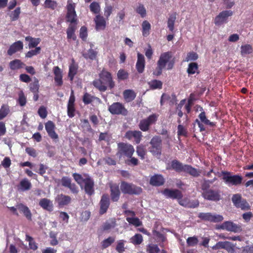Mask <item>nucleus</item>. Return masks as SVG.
<instances>
[{
    "instance_id": "nucleus-26",
    "label": "nucleus",
    "mask_w": 253,
    "mask_h": 253,
    "mask_svg": "<svg viewBox=\"0 0 253 253\" xmlns=\"http://www.w3.org/2000/svg\"><path fill=\"white\" fill-rule=\"evenodd\" d=\"M94 21L95 24V29L97 31L103 30L106 26V22L105 18L99 14L97 15Z\"/></svg>"
},
{
    "instance_id": "nucleus-7",
    "label": "nucleus",
    "mask_w": 253,
    "mask_h": 253,
    "mask_svg": "<svg viewBox=\"0 0 253 253\" xmlns=\"http://www.w3.org/2000/svg\"><path fill=\"white\" fill-rule=\"evenodd\" d=\"M134 152V149L132 145L124 142H119L118 143L117 155L120 158L123 156L131 158Z\"/></svg>"
},
{
    "instance_id": "nucleus-38",
    "label": "nucleus",
    "mask_w": 253,
    "mask_h": 253,
    "mask_svg": "<svg viewBox=\"0 0 253 253\" xmlns=\"http://www.w3.org/2000/svg\"><path fill=\"white\" fill-rule=\"evenodd\" d=\"M17 103L21 107L24 106L27 103V98L23 90H20L18 93Z\"/></svg>"
},
{
    "instance_id": "nucleus-43",
    "label": "nucleus",
    "mask_w": 253,
    "mask_h": 253,
    "mask_svg": "<svg viewBox=\"0 0 253 253\" xmlns=\"http://www.w3.org/2000/svg\"><path fill=\"white\" fill-rule=\"evenodd\" d=\"M198 70V65L196 62L190 63L188 65V67L187 70V72L189 75H193L196 73H199L197 71Z\"/></svg>"
},
{
    "instance_id": "nucleus-48",
    "label": "nucleus",
    "mask_w": 253,
    "mask_h": 253,
    "mask_svg": "<svg viewBox=\"0 0 253 253\" xmlns=\"http://www.w3.org/2000/svg\"><path fill=\"white\" fill-rule=\"evenodd\" d=\"M89 8L90 11L94 14L98 15L100 12V6L99 4L96 1H93L90 3Z\"/></svg>"
},
{
    "instance_id": "nucleus-51",
    "label": "nucleus",
    "mask_w": 253,
    "mask_h": 253,
    "mask_svg": "<svg viewBox=\"0 0 253 253\" xmlns=\"http://www.w3.org/2000/svg\"><path fill=\"white\" fill-rule=\"evenodd\" d=\"M26 240L29 242V246L31 249L35 251L38 249L37 244L34 241L32 237L28 235H26Z\"/></svg>"
},
{
    "instance_id": "nucleus-4",
    "label": "nucleus",
    "mask_w": 253,
    "mask_h": 253,
    "mask_svg": "<svg viewBox=\"0 0 253 253\" xmlns=\"http://www.w3.org/2000/svg\"><path fill=\"white\" fill-rule=\"evenodd\" d=\"M148 148L149 151L154 156L160 157L162 151V140L158 135L153 136L151 139Z\"/></svg>"
},
{
    "instance_id": "nucleus-16",
    "label": "nucleus",
    "mask_w": 253,
    "mask_h": 253,
    "mask_svg": "<svg viewBox=\"0 0 253 253\" xmlns=\"http://www.w3.org/2000/svg\"><path fill=\"white\" fill-rule=\"evenodd\" d=\"M110 205V201L109 195L107 194H103L101 196V200L99 202L100 214H103L105 213L109 208Z\"/></svg>"
},
{
    "instance_id": "nucleus-21",
    "label": "nucleus",
    "mask_w": 253,
    "mask_h": 253,
    "mask_svg": "<svg viewBox=\"0 0 253 253\" xmlns=\"http://www.w3.org/2000/svg\"><path fill=\"white\" fill-rule=\"evenodd\" d=\"M55 201L57 203L59 207H63L71 203V198L69 196L60 194L56 197Z\"/></svg>"
},
{
    "instance_id": "nucleus-31",
    "label": "nucleus",
    "mask_w": 253,
    "mask_h": 253,
    "mask_svg": "<svg viewBox=\"0 0 253 253\" xmlns=\"http://www.w3.org/2000/svg\"><path fill=\"white\" fill-rule=\"evenodd\" d=\"M165 179L161 175L155 174L152 176L150 180V184L155 186H160L164 184Z\"/></svg>"
},
{
    "instance_id": "nucleus-64",
    "label": "nucleus",
    "mask_w": 253,
    "mask_h": 253,
    "mask_svg": "<svg viewBox=\"0 0 253 253\" xmlns=\"http://www.w3.org/2000/svg\"><path fill=\"white\" fill-rule=\"evenodd\" d=\"M125 241L123 240H119L118 243L116 247V250L119 253H123L125 250V244H124Z\"/></svg>"
},
{
    "instance_id": "nucleus-22",
    "label": "nucleus",
    "mask_w": 253,
    "mask_h": 253,
    "mask_svg": "<svg viewBox=\"0 0 253 253\" xmlns=\"http://www.w3.org/2000/svg\"><path fill=\"white\" fill-rule=\"evenodd\" d=\"M137 59L135 65L136 69L138 73L141 74L144 72L145 69V58L144 55L140 52L137 53Z\"/></svg>"
},
{
    "instance_id": "nucleus-59",
    "label": "nucleus",
    "mask_w": 253,
    "mask_h": 253,
    "mask_svg": "<svg viewBox=\"0 0 253 253\" xmlns=\"http://www.w3.org/2000/svg\"><path fill=\"white\" fill-rule=\"evenodd\" d=\"M198 58V55L194 51L188 52L185 58V61H195Z\"/></svg>"
},
{
    "instance_id": "nucleus-41",
    "label": "nucleus",
    "mask_w": 253,
    "mask_h": 253,
    "mask_svg": "<svg viewBox=\"0 0 253 253\" xmlns=\"http://www.w3.org/2000/svg\"><path fill=\"white\" fill-rule=\"evenodd\" d=\"M148 84L152 89H161L163 86L162 82L157 80L151 81L148 83Z\"/></svg>"
},
{
    "instance_id": "nucleus-62",
    "label": "nucleus",
    "mask_w": 253,
    "mask_h": 253,
    "mask_svg": "<svg viewBox=\"0 0 253 253\" xmlns=\"http://www.w3.org/2000/svg\"><path fill=\"white\" fill-rule=\"evenodd\" d=\"M212 181L209 180H204V181L201 183V189L203 190V192H206L210 190V184L212 183Z\"/></svg>"
},
{
    "instance_id": "nucleus-58",
    "label": "nucleus",
    "mask_w": 253,
    "mask_h": 253,
    "mask_svg": "<svg viewBox=\"0 0 253 253\" xmlns=\"http://www.w3.org/2000/svg\"><path fill=\"white\" fill-rule=\"evenodd\" d=\"M94 98V96L88 93L85 92L83 95V101L85 104H89L93 101Z\"/></svg>"
},
{
    "instance_id": "nucleus-25",
    "label": "nucleus",
    "mask_w": 253,
    "mask_h": 253,
    "mask_svg": "<svg viewBox=\"0 0 253 253\" xmlns=\"http://www.w3.org/2000/svg\"><path fill=\"white\" fill-rule=\"evenodd\" d=\"M23 48V42L20 41H18L13 43L10 46L9 49L7 50V54L9 56H11L16 52L22 50Z\"/></svg>"
},
{
    "instance_id": "nucleus-60",
    "label": "nucleus",
    "mask_w": 253,
    "mask_h": 253,
    "mask_svg": "<svg viewBox=\"0 0 253 253\" xmlns=\"http://www.w3.org/2000/svg\"><path fill=\"white\" fill-rule=\"evenodd\" d=\"M128 74L127 72L123 69H120L117 73V77L119 80H125L127 79Z\"/></svg>"
},
{
    "instance_id": "nucleus-24",
    "label": "nucleus",
    "mask_w": 253,
    "mask_h": 253,
    "mask_svg": "<svg viewBox=\"0 0 253 253\" xmlns=\"http://www.w3.org/2000/svg\"><path fill=\"white\" fill-rule=\"evenodd\" d=\"M198 108H200L201 113L198 115V118L200 120L201 123L204 125H208L211 127H214L216 126V123L211 122L207 118L206 112L204 111L203 107L198 106Z\"/></svg>"
},
{
    "instance_id": "nucleus-18",
    "label": "nucleus",
    "mask_w": 253,
    "mask_h": 253,
    "mask_svg": "<svg viewBox=\"0 0 253 253\" xmlns=\"http://www.w3.org/2000/svg\"><path fill=\"white\" fill-rule=\"evenodd\" d=\"M162 193L167 198L173 199H181L183 197L182 192L178 189H165Z\"/></svg>"
},
{
    "instance_id": "nucleus-28",
    "label": "nucleus",
    "mask_w": 253,
    "mask_h": 253,
    "mask_svg": "<svg viewBox=\"0 0 253 253\" xmlns=\"http://www.w3.org/2000/svg\"><path fill=\"white\" fill-rule=\"evenodd\" d=\"M39 206L44 210L49 212H51L53 210V203L52 201L48 199H41L39 201Z\"/></svg>"
},
{
    "instance_id": "nucleus-8",
    "label": "nucleus",
    "mask_w": 253,
    "mask_h": 253,
    "mask_svg": "<svg viewBox=\"0 0 253 253\" xmlns=\"http://www.w3.org/2000/svg\"><path fill=\"white\" fill-rule=\"evenodd\" d=\"M231 199L234 206L236 208L241 209L242 211H249L251 209L249 203L246 199L242 198L241 194H234Z\"/></svg>"
},
{
    "instance_id": "nucleus-27",
    "label": "nucleus",
    "mask_w": 253,
    "mask_h": 253,
    "mask_svg": "<svg viewBox=\"0 0 253 253\" xmlns=\"http://www.w3.org/2000/svg\"><path fill=\"white\" fill-rule=\"evenodd\" d=\"M54 75V81L58 86H61L63 84L62 72L58 66H55L53 69Z\"/></svg>"
},
{
    "instance_id": "nucleus-46",
    "label": "nucleus",
    "mask_w": 253,
    "mask_h": 253,
    "mask_svg": "<svg viewBox=\"0 0 253 253\" xmlns=\"http://www.w3.org/2000/svg\"><path fill=\"white\" fill-rule=\"evenodd\" d=\"M130 242L134 245L141 244L143 242V237L140 234H136L130 239Z\"/></svg>"
},
{
    "instance_id": "nucleus-32",
    "label": "nucleus",
    "mask_w": 253,
    "mask_h": 253,
    "mask_svg": "<svg viewBox=\"0 0 253 253\" xmlns=\"http://www.w3.org/2000/svg\"><path fill=\"white\" fill-rule=\"evenodd\" d=\"M78 69V66L74 60L69 66L68 77L71 81H73L75 76L77 74Z\"/></svg>"
},
{
    "instance_id": "nucleus-53",
    "label": "nucleus",
    "mask_w": 253,
    "mask_h": 253,
    "mask_svg": "<svg viewBox=\"0 0 253 253\" xmlns=\"http://www.w3.org/2000/svg\"><path fill=\"white\" fill-rule=\"evenodd\" d=\"M57 6V3L54 0H45L44 1V7L52 10L55 9Z\"/></svg>"
},
{
    "instance_id": "nucleus-2",
    "label": "nucleus",
    "mask_w": 253,
    "mask_h": 253,
    "mask_svg": "<svg viewBox=\"0 0 253 253\" xmlns=\"http://www.w3.org/2000/svg\"><path fill=\"white\" fill-rule=\"evenodd\" d=\"M172 57V53L170 51L162 53L157 61V67L153 71V74L156 76H159L165 68H166L168 70L172 69L174 64V61L171 59Z\"/></svg>"
},
{
    "instance_id": "nucleus-37",
    "label": "nucleus",
    "mask_w": 253,
    "mask_h": 253,
    "mask_svg": "<svg viewBox=\"0 0 253 253\" xmlns=\"http://www.w3.org/2000/svg\"><path fill=\"white\" fill-rule=\"evenodd\" d=\"M176 19V13L173 12L169 16L168 20V27L170 32H173L174 28V23Z\"/></svg>"
},
{
    "instance_id": "nucleus-9",
    "label": "nucleus",
    "mask_w": 253,
    "mask_h": 253,
    "mask_svg": "<svg viewBox=\"0 0 253 253\" xmlns=\"http://www.w3.org/2000/svg\"><path fill=\"white\" fill-rule=\"evenodd\" d=\"M158 117V115L153 114L147 118L141 120L138 125L139 129L143 131L149 130L150 126L155 124L157 122Z\"/></svg>"
},
{
    "instance_id": "nucleus-40",
    "label": "nucleus",
    "mask_w": 253,
    "mask_h": 253,
    "mask_svg": "<svg viewBox=\"0 0 253 253\" xmlns=\"http://www.w3.org/2000/svg\"><path fill=\"white\" fill-rule=\"evenodd\" d=\"M9 112V106L7 104L2 105L0 109V121L5 118Z\"/></svg>"
},
{
    "instance_id": "nucleus-6",
    "label": "nucleus",
    "mask_w": 253,
    "mask_h": 253,
    "mask_svg": "<svg viewBox=\"0 0 253 253\" xmlns=\"http://www.w3.org/2000/svg\"><path fill=\"white\" fill-rule=\"evenodd\" d=\"M121 190L124 194L139 195L142 191L141 187L136 186L132 183L123 181L121 183Z\"/></svg>"
},
{
    "instance_id": "nucleus-15",
    "label": "nucleus",
    "mask_w": 253,
    "mask_h": 253,
    "mask_svg": "<svg viewBox=\"0 0 253 253\" xmlns=\"http://www.w3.org/2000/svg\"><path fill=\"white\" fill-rule=\"evenodd\" d=\"M84 189L86 194L91 196L94 193V182L92 178L88 174H84Z\"/></svg>"
},
{
    "instance_id": "nucleus-30",
    "label": "nucleus",
    "mask_w": 253,
    "mask_h": 253,
    "mask_svg": "<svg viewBox=\"0 0 253 253\" xmlns=\"http://www.w3.org/2000/svg\"><path fill=\"white\" fill-rule=\"evenodd\" d=\"M17 208L20 211L24 214V216L28 220H32V213L27 206L20 203L17 205Z\"/></svg>"
},
{
    "instance_id": "nucleus-29",
    "label": "nucleus",
    "mask_w": 253,
    "mask_h": 253,
    "mask_svg": "<svg viewBox=\"0 0 253 253\" xmlns=\"http://www.w3.org/2000/svg\"><path fill=\"white\" fill-rule=\"evenodd\" d=\"M77 29L76 24H69L68 28L67 29V38L68 40H73L76 41L77 40V37L75 35V31Z\"/></svg>"
},
{
    "instance_id": "nucleus-63",
    "label": "nucleus",
    "mask_w": 253,
    "mask_h": 253,
    "mask_svg": "<svg viewBox=\"0 0 253 253\" xmlns=\"http://www.w3.org/2000/svg\"><path fill=\"white\" fill-rule=\"evenodd\" d=\"M30 89L32 92H39V81L37 79H35V81L33 83L30 84Z\"/></svg>"
},
{
    "instance_id": "nucleus-49",
    "label": "nucleus",
    "mask_w": 253,
    "mask_h": 253,
    "mask_svg": "<svg viewBox=\"0 0 253 253\" xmlns=\"http://www.w3.org/2000/svg\"><path fill=\"white\" fill-rule=\"evenodd\" d=\"M115 241V238L114 237H109L108 238L104 240L101 242V246L103 249L109 247Z\"/></svg>"
},
{
    "instance_id": "nucleus-3",
    "label": "nucleus",
    "mask_w": 253,
    "mask_h": 253,
    "mask_svg": "<svg viewBox=\"0 0 253 253\" xmlns=\"http://www.w3.org/2000/svg\"><path fill=\"white\" fill-rule=\"evenodd\" d=\"M171 169L177 172H184L193 177H198L200 172L190 165H183L177 160H173L171 162Z\"/></svg>"
},
{
    "instance_id": "nucleus-39",
    "label": "nucleus",
    "mask_w": 253,
    "mask_h": 253,
    "mask_svg": "<svg viewBox=\"0 0 253 253\" xmlns=\"http://www.w3.org/2000/svg\"><path fill=\"white\" fill-rule=\"evenodd\" d=\"M142 35L144 37H147L150 34L151 25L147 20L144 21L142 23Z\"/></svg>"
},
{
    "instance_id": "nucleus-20",
    "label": "nucleus",
    "mask_w": 253,
    "mask_h": 253,
    "mask_svg": "<svg viewBox=\"0 0 253 253\" xmlns=\"http://www.w3.org/2000/svg\"><path fill=\"white\" fill-rule=\"evenodd\" d=\"M110 188L111 200L115 202H118L121 195L119 185L116 183L111 184L110 185Z\"/></svg>"
},
{
    "instance_id": "nucleus-50",
    "label": "nucleus",
    "mask_w": 253,
    "mask_h": 253,
    "mask_svg": "<svg viewBox=\"0 0 253 253\" xmlns=\"http://www.w3.org/2000/svg\"><path fill=\"white\" fill-rule=\"evenodd\" d=\"M21 13V8L20 7H17L16 9L12 11L10 14V18L11 21H14L18 20L19 18V15Z\"/></svg>"
},
{
    "instance_id": "nucleus-56",
    "label": "nucleus",
    "mask_w": 253,
    "mask_h": 253,
    "mask_svg": "<svg viewBox=\"0 0 253 253\" xmlns=\"http://www.w3.org/2000/svg\"><path fill=\"white\" fill-rule=\"evenodd\" d=\"M187 244L189 247L196 246L198 243V238L194 236L193 237H188L186 240Z\"/></svg>"
},
{
    "instance_id": "nucleus-13",
    "label": "nucleus",
    "mask_w": 253,
    "mask_h": 253,
    "mask_svg": "<svg viewBox=\"0 0 253 253\" xmlns=\"http://www.w3.org/2000/svg\"><path fill=\"white\" fill-rule=\"evenodd\" d=\"M202 197L207 200L218 202L221 199L220 191L219 190L210 189L202 193Z\"/></svg>"
},
{
    "instance_id": "nucleus-11",
    "label": "nucleus",
    "mask_w": 253,
    "mask_h": 253,
    "mask_svg": "<svg viewBox=\"0 0 253 253\" xmlns=\"http://www.w3.org/2000/svg\"><path fill=\"white\" fill-rule=\"evenodd\" d=\"M67 12L66 16V20L70 22V24H76L77 25V16L75 11V3H68L67 5Z\"/></svg>"
},
{
    "instance_id": "nucleus-5",
    "label": "nucleus",
    "mask_w": 253,
    "mask_h": 253,
    "mask_svg": "<svg viewBox=\"0 0 253 253\" xmlns=\"http://www.w3.org/2000/svg\"><path fill=\"white\" fill-rule=\"evenodd\" d=\"M222 179L229 186H238L241 184L243 177L239 174L232 175L229 171H222Z\"/></svg>"
},
{
    "instance_id": "nucleus-35",
    "label": "nucleus",
    "mask_w": 253,
    "mask_h": 253,
    "mask_svg": "<svg viewBox=\"0 0 253 253\" xmlns=\"http://www.w3.org/2000/svg\"><path fill=\"white\" fill-rule=\"evenodd\" d=\"M25 40L29 42L28 46L29 48L37 47V46L41 42V39L40 38H34L31 36L26 37Z\"/></svg>"
},
{
    "instance_id": "nucleus-23",
    "label": "nucleus",
    "mask_w": 253,
    "mask_h": 253,
    "mask_svg": "<svg viewBox=\"0 0 253 253\" xmlns=\"http://www.w3.org/2000/svg\"><path fill=\"white\" fill-rule=\"evenodd\" d=\"M32 183L27 178L21 180L17 185V189L19 192H24L30 190L32 188Z\"/></svg>"
},
{
    "instance_id": "nucleus-34",
    "label": "nucleus",
    "mask_w": 253,
    "mask_h": 253,
    "mask_svg": "<svg viewBox=\"0 0 253 253\" xmlns=\"http://www.w3.org/2000/svg\"><path fill=\"white\" fill-rule=\"evenodd\" d=\"M25 64L19 59H14L9 63V67L12 70L23 68Z\"/></svg>"
},
{
    "instance_id": "nucleus-44",
    "label": "nucleus",
    "mask_w": 253,
    "mask_h": 253,
    "mask_svg": "<svg viewBox=\"0 0 253 253\" xmlns=\"http://www.w3.org/2000/svg\"><path fill=\"white\" fill-rule=\"evenodd\" d=\"M217 249H223L227 251H230L232 249V247L230 242L228 241L218 242L216 244Z\"/></svg>"
},
{
    "instance_id": "nucleus-54",
    "label": "nucleus",
    "mask_w": 253,
    "mask_h": 253,
    "mask_svg": "<svg viewBox=\"0 0 253 253\" xmlns=\"http://www.w3.org/2000/svg\"><path fill=\"white\" fill-rule=\"evenodd\" d=\"M41 48L40 46L37 47L34 49H32L28 51L26 54L25 57L27 58H31L34 56L37 55L40 53Z\"/></svg>"
},
{
    "instance_id": "nucleus-36",
    "label": "nucleus",
    "mask_w": 253,
    "mask_h": 253,
    "mask_svg": "<svg viewBox=\"0 0 253 253\" xmlns=\"http://www.w3.org/2000/svg\"><path fill=\"white\" fill-rule=\"evenodd\" d=\"M152 232L154 236H155L156 239L158 240V242H161V243L160 244V247L164 248V243L167 240L166 236L162 233L156 231V230H153Z\"/></svg>"
},
{
    "instance_id": "nucleus-10",
    "label": "nucleus",
    "mask_w": 253,
    "mask_h": 253,
    "mask_svg": "<svg viewBox=\"0 0 253 253\" xmlns=\"http://www.w3.org/2000/svg\"><path fill=\"white\" fill-rule=\"evenodd\" d=\"M108 111L113 115H127L128 111L120 102H114L108 107Z\"/></svg>"
},
{
    "instance_id": "nucleus-57",
    "label": "nucleus",
    "mask_w": 253,
    "mask_h": 253,
    "mask_svg": "<svg viewBox=\"0 0 253 253\" xmlns=\"http://www.w3.org/2000/svg\"><path fill=\"white\" fill-rule=\"evenodd\" d=\"M97 52L94 51L92 49H89L87 53L84 54V57L86 59H90L91 60H94L96 56Z\"/></svg>"
},
{
    "instance_id": "nucleus-33",
    "label": "nucleus",
    "mask_w": 253,
    "mask_h": 253,
    "mask_svg": "<svg viewBox=\"0 0 253 253\" xmlns=\"http://www.w3.org/2000/svg\"><path fill=\"white\" fill-rule=\"evenodd\" d=\"M123 96L126 101L129 102L135 99L136 93L133 90L126 89L123 92Z\"/></svg>"
},
{
    "instance_id": "nucleus-17",
    "label": "nucleus",
    "mask_w": 253,
    "mask_h": 253,
    "mask_svg": "<svg viewBox=\"0 0 253 253\" xmlns=\"http://www.w3.org/2000/svg\"><path fill=\"white\" fill-rule=\"evenodd\" d=\"M142 133L139 130H128L125 135V137L129 140L134 139V141L136 144H139L142 137Z\"/></svg>"
},
{
    "instance_id": "nucleus-55",
    "label": "nucleus",
    "mask_w": 253,
    "mask_h": 253,
    "mask_svg": "<svg viewBox=\"0 0 253 253\" xmlns=\"http://www.w3.org/2000/svg\"><path fill=\"white\" fill-rule=\"evenodd\" d=\"M126 221L130 224L138 227L142 225V222L137 217H127Z\"/></svg>"
},
{
    "instance_id": "nucleus-19",
    "label": "nucleus",
    "mask_w": 253,
    "mask_h": 253,
    "mask_svg": "<svg viewBox=\"0 0 253 253\" xmlns=\"http://www.w3.org/2000/svg\"><path fill=\"white\" fill-rule=\"evenodd\" d=\"M45 128L48 136L52 139H57L58 135L55 131L56 128L54 123L51 121H48L45 124Z\"/></svg>"
},
{
    "instance_id": "nucleus-14",
    "label": "nucleus",
    "mask_w": 253,
    "mask_h": 253,
    "mask_svg": "<svg viewBox=\"0 0 253 253\" xmlns=\"http://www.w3.org/2000/svg\"><path fill=\"white\" fill-rule=\"evenodd\" d=\"M233 14L232 10H223L220 12L214 18V22L216 25L219 26L228 22V17Z\"/></svg>"
},
{
    "instance_id": "nucleus-61",
    "label": "nucleus",
    "mask_w": 253,
    "mask_h": 253,
    "mask_svg": "<svg viewBox=\"0 0 253 253\" xmlns=\"http://www.w3.org/2000/svg\"><path fill=\"white\" fill-rule=\"evenodd\" d=\"M73 177L77 183L80 185L84 182V177H83V176L79 173H74L73 174Z\"/></svg>"
},
{
    "instance_id": "nucleus-47",
    "label": "nucleus",
    "mask_w": 253,
    "mask_h": 253,
    "mask_svg": "<svg viewBox=\"0 0 253 253\" xmlns=\"http://www.w3.org/2000/svg\"><path fill=\"white\" fill-rule=\"evenodd\" d=\"M136 153L141 159H144L146 155V150L144 146L142 145L137 146L136 147Z\"/></svg>"
},
{
    "instance_id": "nucleus-45",
    "label": "nucleus",
    "mask_w": 253,
    "mask_h": 253,
    "mask_svg": "<svg viewBox=\"0 0 253 253\" xmlns=\"http://www.w3.org/2000/svg\"><path fill=\"white\" fill-rule=\"evenodd\" d=\"M160 249L156 244H149L146 246V252L147 253H159Z\"/></svg>"
},
{
    "instance_id": "nucleus-1",
    "label": "nucleus",
    "mask_w": 253,
    "mask_h": 253,
    "mask_svg": "<svg viewBox=\"0 0 253 253\" xmlns=\"http://www.w3.org/2000/svg\"><path fill=\"white\" fill-rule=\"evenodd\" d=\"M99 78L98 79H95L93 81L92 84L100 91H106L107 89V85L109 86L110 89L114 87L115 84L109 72L102 70L99 74Z\"/></svg>"
},
{
    "instance_id": "nucleus-52",
    "label": "nucleus",
    "mask_w": 253,
    "mask_h": 253,
    "mask_svg": "<svg viewBox=\"0 0 253 253\" xmlns=\"http://www.w3.org/2000/svg\"><path fill=\"white\" fill-rule=\"evenodd\" d=\"M137 13L139 14L142 18H144L146 16V10L142 4H139L135 9Z\"/></svg>"
},
{
    "instance_id": "nucleus-42",
    "label": "nucleus",
    "mask_w": 253,
    "mask_h": 253,
    "mask_svg": "<svg viewBox=\"0 0 253 253\" xmlns=\"http://www.w3.org/2000/svg\"><path fill=\"white\" fill-rule=\"evenodd\" d=\"M253 51V47L250 44H246L241 46V54L242 56L252 53Z\"/></svg>"
},
{
    "instance_id": "nucleus-12",
    "label": "nucleus",
    "mask_w": 253,
    "mask_h": 253,
    "mask_svg": "<svg viewBox=\"0 0 253 253\" xmlns=\"http://www.w3.org/2000/svg\"><path fill=\"white\" fill-rule=\"evenodd\" d=\"M223 230H226L228 231L234 233L240 232L242 231V228L241 225L234 223L232 221H227L224 222L217 228Z\"/></svg>"
}]
</instances>
